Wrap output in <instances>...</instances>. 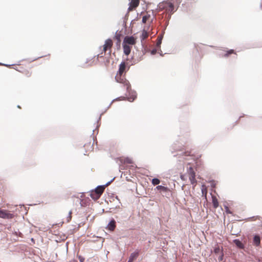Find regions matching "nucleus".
Returning <instances> with one entry per match:
<instances>
[{"mask_svg": "<svg viewBox=\"0 0 262 262\" xmlns=\"http://www.w3.org/2000/svg\"><path fill=\"white\" fill-rule=\"evenodd\" d=\"M126 63L122 62L119 65V70L115 76V79L117 82L123 84L126 90L129 91L131 88L130 84L128 81L123 76V74L126 72Z\"/></svg>", "mask_w": 262, "mask_h": 262, "instance_id": "obj_1", "label": "nucleus"}, {"mask_svg": "<svg viewBox=\"0 0 262 262\" xmlns=\"http://www.w3.org/2000/svg\"><path fill=\"white\" fill-rule=\"evenodd\" d=\"M32 65L29 62H25L14 66L13 68L16 71L22 73L25 77L27 78L30 77L32 75L31 69Z\"/></svg>", "mask_w": 262, "mask_h": 262, "instance_id": "obj_2", "label": "nucleus"}, {"mask_svg": "<svg viewBox=\"0 0 262 262\" xmlns=\"http://www.w3.org/2000/svg\"><path fill=\"white\" fill-rule=\"evenodd\" d=\"M113 42L112 39H107L105 40V43L103 46V51L100 54L98 55V58L103 57L105 55L107 50H110V54L111 52V49L113 46Z\"/></svg>", "mask_w": 262, "mask_h": 262, "instance_id": "obj_3", "label": "nucleus"}, {"mask_svg": "<svg viewBox=\"0 0 262 262\" xmlns=\"http://www.w3.org/2000/svg\"><path fill=\"white\" fill-rule=\"evenodd\" d=\"M188 175L191 184L193 185L194 187L196 184L197 181L195 179V173L191 167H189L188 169Z\"/></svg>", "mask_w": 262, "mask_h": 262, "instance_id": "obj_4", "label": "nucleus"}, {"mask_svg": "<svg viewBox=\"0 0 262 262\" xmlns=\"http://www.w3.org/2000/svg\"><path fill=\"white\" fill-rule=\"evenodd\" d=\"M0 217L4 219H11L14 217V215L10 211L0 210Z\"/></svg>", "mask_w": 262, "mask_h": 262, "instance_id": "obj_5", "label": "nucleus"}, {"mask_svg": "<svg viewBox=\"0 0 262 262\" xmlns=\"http://www.w3.org/2000/svg\"><path fill=\"white\" fill-rule=\"evenodd\" d=\"M136 38L133 36H126L123 40V43L127 45H134L136 44Z\"/></svg>", "mask_w": 262, "mask_h": 262, "instance_id": "obj_6", "label": "nucleus"}, {"mask_svg": "<svg viewBox=\"0 0 262 262\" xmlns=\"http://www.w3.org/2000/svg\"><path fill=\"white\" fill-rule=\"evenodd\" d=\"M128 11H132L136 9L139 5L140 0H129Z\"/></svg>", "mask_w": 262, "mask_h": 262, "instance_id": "obj_7", "label": "nucleus"}, {"mask_svg": "<svg viewBox=\"0 0 262 262\" xmlns=\"http://www.w3.org/2000/svg\"><path fill=\"white\" fill-rule=\"evenodd\" d=\"M170 3L168 4V8L167 10L170 12H173L174 9V4L179 5L181 2V0H169Z\"/></svg>", "mask_w": 262, "mask_h": 262, "instance_id": "obj_8", "label": "nucleus"}, {"mask_svg": "<svg viewBox=\"0 0 262 262\" xmlns=\"http://www.w3.org/2000/svg\"><path fill=\"white\" fill-rule=\"evenodd\" d=\"M152 19L151 18V16L150 14L146 13L145 15H144L142 17V22L143 24H146L147 23H152Z\"/></svg>", "mask_w": 262, "mask_h": 262, "instance_id": "obj_9", "label": "nucleus"}, {"mask_svg": "<svg viewBox=\"0 0 262 262\" xmlns=\"http://www.w3.org/2000/svg\"><path fill=\"white\" fill-rule=\"evenodd\" d=\"M123 52L126 55H128L131 51V47L123 43Z\"/></svg>", "mask_w": 262, "mask_h": 262, "instance_id": "obj_10", "label": "nucleus"}, {"mask_svg": "<svg viewBox=\"0 0 262 262\" xmlns=\"http://www.w3.org/2000/svg\"><path fill=\"white\" fill-rule=\"evenodd\" d=\"M105 187L104 186H98L94 191L96 192L100 196L101 195L102 193L104 192Z\"/></svg>", "mask_w": 262, "mask_h": 262, "instance_id": "obj_11", "label": "nucleus"}, {"mask_svg": "<svg viewBox=\"0 0 262 262\" xmlns=\"http://www.w3.org/2000/svg\"><path fill=\"white\" fill-rule=\"evenodd\" d=\"M116 228V222L114 220H112L107 226V229L110 231H114Z\"/></svg>", "mask_w": 262, "mask_h": 262, "instance_id": "obj_12", "label": "nucleus"}, {"mask_svg": "<svg viewBox=\"0 0 262 262\" xmlns=\"http://www.w3.org/2000/svg\"><path fill=\"white\" fill-rule=\"evenodd\" d=\"M253 244L256 246H258L260 244V237L259 235H256L253 238Z\"/></svg>", "mask_w": 262, "mask_h": 262, "instance_id": "obj_13", "label": "nucleus"}, {"mask_svg": "<svg viewBox=\"0 0 262 262\" xmlns=\"http://www.w3.org/2000/svg\"><path fill=\"white\" fill-rule=\"evenodd\" d=\"M212 203L214 208H217L219 207L218 200L214 195H212Z\"/></svg>", "mask_w": 262, "mask_h": 262, "instance_id": "obj_14", "label": "nucleus"}, {"mask_svg": "<svg viewBox=\"0 0 262 262\" xmlns=\"http://www.w3.org/2000/svg\"><path fill=\"white\" fill-rule=\"evenodd\" d=\"M90 196L93 199L95 200L99 199L100 197V196L98 195L97 193H96V192H95L94 190H92L91 192Z\"/></svg>", "mask_w": 262, "mask_h": 262, "instance_id": "obj_15", "label": "nucleus"}, {"mask_svg": "<svg viewBox=\"0 0 262 262\" xmlns=\"http://www.w3.org/2000/svg\"><path fill=\"white\" fill-rule=\"evenodd\" d=\"M148 36V33L147 31L144 29L142 32V35L141 38L142 40L146 39Z\"/></svg>", "mask_w": 262, "mask_h": 262, "instance_id": "obj_16", "label": "nucleus"}, {"mask_svg": "<svg viewBox=\"0 0 262 262\" xmlns=\"http://www.w3.org/2000/svg\"><path fill=\"white\" fill-rule=\"evenodd\" d=\"M201 190H202V195H204L205 197H206L207 193V188L205 185H203L202 186Z\"/></svg>", "mask_w": 262, "mask_h": 262, "instance_id": "obj_17", "label": "nucleus"}, {"mask_svg": "<svg viewBox=\"0 0 262 262\" xmlns=\"http://www.w3.org/2000/svg\"><path fill=\"white\" fill-rule=\"evenodd\" d=\"M156 188L159 190H161L163 191H167L168 190V188L165 186H163L162 185H158L157 186Z\"/></svg>", "mask_w": 262, "mask_h": 262, "instance_id": "obj_18", "label": "nucleus"}, {"mask_svg": "<svg viewBox=\"0 0 262 262\" xmlns=\"http://www.w3.org/2000/svg\"><path fill=\"white\" fill-rule=\"evenodd\" d=\"M231 54H235L234 51L232 49L228 50L224 55L223 56L225 57H228Z\"/></svg>", "mask_w": 262, "mask_h": 262, "instance_id": "obj_19", "label": "nucleus"}, {"mask_svg": "<svg viewBox=\"0 0 262 262\" xmlns=\"http://www.w3.org/2000/svg\"><path fill=\"white\" fill-rule=\"evenodd\" d=\"M234 243L235 244V245L238 247L239 248H242L243 247V244L242 243V242L239 241L238 239H235L234 241Z\"/></svg>", "mask_w": 262, "mask_h": 262, "instance_id": "obj_20", "label": "nucleus"}, {"mask_svg": "<svg viewBox=\"0 0 262 262\" xmlns=\"http://www.w3.org/2000/svg\"><path fill=\"white\" fill-rule=\"evenodd\" d=\"M138 253L137 252V253H132L130 256V258L133 261L135 259H136V258L138 257Z\"/></svg>", "mask_w": 262, "mask_h": 262, "instance_id": "obj_21", "label": "nucleus"}, {"mask_svg": "<svg viewBox=\"0 0 262 262\" xmlns=\"http://www.w3.org/2000/svg\"><path fill=\"white\" fill-rule=\"evenodd\" d=\"M160 183V181L157 178H154L152 180V184L154 185H158Z\"/></svg>", "mask_w": 262, "mask_h": 262, "instance_id": "obj_22", "label": "nucleus"}, {"mask_svg": "<svg viewBox=\"0 0 262 262\" xmlns=\"http://www.w3.org/2000/svg\"><path fill=\"white\" fill-rule=\"evenodd\" d=\"M72 211H70L69 213V215L67 218V222H69L72 219Z\"/></svg>", "mask_w": 262, "mask_h": 262, "instance_id": "obj_23", "label": "nucleus"}, {"mask_svg": "<svg viewBox=\"0 0 262 262\" xmlns=\"http://www.w3.org/2000/svg\"><path fill=\"white\" fill-rule=\"evenodd\" d=\"M124 163H126L128 164H132L133 163L132 160L129 158H125L124 160Z\"/></svg>", "mask_w": 262, "mask_h": 262, "instance_id": "obj_24", "label": "nucleus"}, {"mask_svg": "<svg viewBox=\"0 0 262 262\" xmlns=\"http://www.w3.org/2000/svg\"><path fill=\"white\" fill-rule=\"evenodd\" d=\"M261 217L259 216H253L252 217V220L251 221H255L256 220H260L261 219Z\"/></svg>", "mask_w": 262, "mask_h": 262, "instance_id": "obj_25", "label": "nucleus"}, {"mask_svg": "<svg viewBox=\"0 0 262 262\" xmlns=\"http://www.w3.org/2000/svg\"><path fill=\"white\" fill-rule=\"evenodd\" d=\"M226 212L228 214H232V212L229 210L228 207H225Z\"/></svg>", "mask_w": 262, "mask_h": 262, "instance_id": "obj_26", "label": "nucleus"}, {"mask_svg": "<svg viewBox=\"0 0 262 262\" xmlns=\"http://www.w3.org/2000/svg\"><path fill=\"white\" fill-rule=\"evenodd\" d=\"M220 251V249L219 247H215L214 249V252L215 253H219Z\"/></svg>", "mask_w": 262, "mask_h": 262, "instance_id": "obj_27", "label": "nucleus"}, {"mask_svg": "<svg viewBox=\"0 0 262 262\" xmlns=\"http://www.w3.org/2000/svg\"><path fill=\"white\" fill-rule=\"evenodd\" d=\"M78 259H79L80 262H84V257H83L82 256H81L80 255L78 256Z\"/></svg>", "mask_w": 262, "mask_h": 262, "instance_id": "obj_28", "label": "nucleus"}, {"mask_svg": "<svg viewBox=\"0 0 262 262\" xmlns=\"http://www.w3.org/2000/svg\"><path fill=\"white\" fill-rule=\"evenodd\" d=\"M115 38L117 39V40H118V43L119 44H120V36H119V35H116V36H115Z\"/></svg>", "mask_w": 262, "mask_h": 262, "instance_id": "obj_29", "label": "nucleus"}, {"mask_svg": "<svg viewBox=\"0 0 262 262\" xmlns=\"http://www.w3.org/2000/svg\"><path fill=\"white\" fill-rule=\"evenodd\" d=\"M190 153H191V152L190 151H187L185 152V155L187 156H190L191 155Z\"/></svg>", "mask_w": 262, "mask_h": 262, "instance_id": "obj_30", "label": "nucleus"}, {"mask_svg": "<svg viewBox=\"0 0 262 262\" xmlns=\"http://www.w3.org/2000/svg\"><path fill=\"white\" fill-rule=\"evenodd\" d=\"M136 96H135L134 97H133V98H132V100H131V98H128V100L129 101H133L136 98Z\"/></svg>", "mask_w": 262, "mask_h": 262, "instance_id": "obj_31", "label": "nucleus"}, {"mask_svg": "<svg viewBox=\"0 0 262 262\" xmlns=\"http://www.w3.org/2000/svg\"><path fill=\"white\" fill-rule=\"evenodd\" d=\"M88 146L90 147V148H92V146H91L90 143L88 145H84V146Z\"/></svg>", "mask_w": 262, "mask_h": 262, "instance_id": "obj_32", "label": "nucleus"}, {"mask_svg": "<svg viewBox=\"0 0 262 262\" xmlns=\"http://www.w3.org/2000/svg\"><path fill=\"white\" fill-rule=\"evenodd\" d=\"M180 177H181V179L182 180L184 181L185 180L184 176L181 175Z\"/></svg>", "mask_w": 262, "mask_h": 262, "instance_id": "obj_33", "label": "nucleus"}, {"mask_svg": "<svg viewBox=\"0 0 262 262\" xmlns=\"http://www.w3.org/2000/svg\"><path fill=\"white\" fill-rule=\"evenodd\" d=\"M156 50H152V52H151V54H155V53H156Z\"/></svg>", "mask_w": 262, "mask_h": 262, "instance_id": "obj_34", "label": "nucleus"}, {"mask_svg": "<svg viewBox=\"0 0 262 262\" xmlns=\"http://www.w3.org/2000/svg\"><path fill=\"white\" fill-rule=\"evenodd\" d=\"M133 261L129 258L128 262H133Z\"/></svg>", "mask_w": 262, "mask_h": 262, "instance_id": "obj_35", "label": "nucleus"}, {"mask_svg": "<svg viewBox=\"0 0 262 262\" xmlns=\"http://www.w3.org/2000/svg\"><path fill=\"white\" fill-rule=\"evenodd\" d=\"M133 261L129 258L128 262H133Z\"/></svg>", "mask_w": 262, "mask_h": 262, "instance_id": "obj_36", "label": "nucleus"}, {"mask_svg": "<svg viewBox=\"0 0 262 262\" xmlns=\"http://www.w3.org/2000/svg\"><path fill=\"white\" fill-rule=\"evenodd\" d=\"M133 261L129 258L128 262H133Z\"/></svg>", "mask_w": 262, "mask_h": 262, "instance_id": "obj_37", "label": "nucleus"}, {"mask_svg": "<svg viewBox=\"0 0 262 262\" xmlns=\"http://www.w3.org/2000/svg\"><path fill=\"white\" fill-rule=\"evenodd\" d=\"M160 43H161V41H159L157 42V45H158V46H159Z\"/></svg>", "mask_w": 262, "mask_h": 262, "instance_id": "obj_38", "label": "nucleus"}]
</instances>
